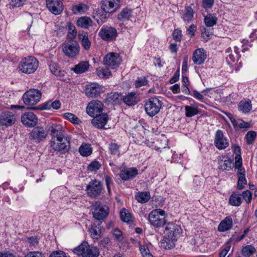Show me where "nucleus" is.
Here are the masks:
<instances>
[{
    "instance_id": "50",
    "label": "nucleus",
    "mask_w": 257,
    "mask_h": 257,
    "mask_svg": "<svg viewBox=\"0 0 257 257\" xmlns=\"http://www.w3.org/2000/svg\"><path fill=\"white\" fill-rule=\"evenodd\" d=\"M239 109L243 112H247L251 109V105L249 102L241 101L239 104Z\"/></svg>"
},
{
    "instance_id": "16",
    "label": "nucleus",
    "mask_w": 257,
    "mask_h": 257,
    "mask_svg": "<svg viewBox=\"0 0 257 257\" xmlns=\"http://www.w3.org/2000/svg\"><path fill=\"white\" fill-rule=\"evenodd\" d=\"M214 144L219 150L224 149L228 146L229 141L224 137L222 131L219 130L216 132Z\"/></svg>"
},
{
    "instance_id": "47",
    "label": "nucleus",
    "mask_w": 257,
    "mask_h": 257,
    "mask_svg": "<svg viewBox=\"0 0 257 257\" xmlns=\"http://www.w3.org/2000/svg\"><path fill=\"white\" fill-rule=\"evenodd\" d=\"M255 251V248L252 245H246L242 249V254L243 256L249 257Z\"/></svg>"
},
{
    "instance_id": "26",
    "label": "nucleus",
    "mask_w": 257,
    "mask_h": 257,
    "mask_svg": "<svg viewBox=\"0 0 257 257\" xmlns=\"http://www.w3.org/2000/svg\"><path fill=\"white\" fill-rule=\"evenodd\" d=\"M89 68L88 61H81L71 69L76 74H81L86 72Z\"/></svg>"
},
{
    "instance_id": "9",
    "label": "nucleus",
    "mask_w": 257,
    "mask_h": 257,
    "mask_svg": "<svg viewBox=\"0 0 257 257\" xmlns=\"http://www.w3.org/2000/svg\"><path fill=\"white\" fill-rule=\"evenodd\" d=\"M47 130L43 127L37 126L33 128L30 133V139L35 143H39L44 140L47 137Z\"/></svg>"
},
{
    "instance_id": "11",
    "label": "nucleus",
    "mask_w": 257,
    "mask_h": 257,
    "mask_svg": "<svg viewBox=\"0 0 257 257\" xmlns=\"http://www.w3.org/2000/svg\"><path fill=\"white\" fill-rule=\"evenodd\" d=\"M50 147L54 151L65 154L70 149V143L66 139H63L61 142L50 141Z\"/></svg>"
},
{
    "instance_id": "29",
    "label": "nucleus",
    "mask_w": 257,
    "mask_h": 257,
    "mask_svg": "<svg viewBox=\"0 0 257 257\" xmlns=\"http://www.w3.org/2000/svg\"><path fill=\"white\" fill-rule=\"evenodd\" d=\"M177 239H173L165 236L161 241V246L166 249H170L175 246V241Z\"/></svg>"
},
{
    "instance_id": "31",
    "label": "nucleus",
    "mask_w": 257,
    "mask_h": 257,
    "mask_svg": "<svg viewBox=\"0 0 257 257\" xmlns=\"http://www.w3.org/2000/svg\"><path fill=\"white\" fill-rule=\"evenodd\" d=\"M228 117L230 118L231 122L233 124V126L235 127L238 126L240 128H248L249 126V124L244 121L241 120H236L232 116L231 114L228 113L227 114Z\"/></svg>"
},
{
    "instance_id": "18",
    "label": "nucleus",
    "mask_w": 257,
    "mask_h": 257,
    "mask_svg": "<svg viewBox=\"0 0 257 257\" xmlns=\"http://www.w3.org/2000/svg\"><path fill=\"white\" fill-rule=\"evenodd\" d=\"M102 90L101 86L97 83H91L87 85L85 89V94L89 97H96Z\"/></svg>"
},
{
    "instance_id": "28",
    "label": "nucleus",
    "mask_w": 257,
    "mask_h": 257,
    "mask_svg": "<svg viewBox=\"0 0 257 257\" xmlns=\"http://www.w3.org/2000/svg\"><path fill=\"white\" fill-rule=\"evenodd\" d=\"M242 203L241 194L233 192L230 196L229 203L232 206H239Z\"/></svg>"
},
{
    "instance_id": "13",
    "label": "nucleus",
    "mask_w": 257,
    "mask_h": 257,
    "mask_svg": "<svg viewBox=\"0 0 257 257\" xmlns=\"http://www.w3.org/2000/svg\"><path fill=\"white\" fill-rule=\"evenodd\" d=\"M165 234L173 239H177L182 232V229L180 225L174 223L170 222L167 224L165 227Z\"/></svg>"
},
{
    "instance_id": "49",
    "label": "nucleus",
    "mask_w": 257,
    "mask_h": 257,
    "mask_svg": "<svg viewBox=\"0 0 257 257\" xmlns=\"http://www.w3.org/2000/svg\"><path fill=\"white\" fill-rule=\"evenodd\" d=\"M120 218L122 221L129 222L132 220V215L126 209H123L120 212Z\"/></svg>"
},
{
    "instance_id": "27",
    "label": "nucleus",
    "mask_w": 257,
    "mask_h": 257,
    "mask_svg": "<svg viewBox=\"0 0 257 257\" xmlns=\"http://www.w3.org/2000/svg\"><path fill=\"white\" fill-rule=\"evenodd\" d=\"M123 102L128 105H134L137 103L136 93L134 92L128 93V94L122 97Z\"/></svg>"
},
{
    "instance_id": "42",
    "label": "nucleus",
    "mask_w": 257,
    "mask_h": 257,
    "mask_svg": "<svg viewBox=\"0 0 257 257\" xmlns=\"http://www.w3.org/2000/svg\"><path fill=\"white\" fill-rule=\"evenodd\" d=\"M8 5L10 9L19 8L23 6L26 3V0H7Z\"/></svg>"
},
{
    "instance_id": "60",
    "label": "nucleus",
    "mask_w": 257,
    "mask_h": 257,
    "mask_svg": "<svg viewBox=\"0 0 257 257\" xmlns=\"http://www.w3.org/2000/svg\"><path fill=\"white\" fill-rule=\"evenodd\" d=\"M140 250L143 257H153L152 254L147 247H146L145 246H141L140 247Z\"/></svg>"
},
{
    "instance_id": "36",
    "label": "nucleus",
    "mask_w": 257,
    "mask_h": 257,
    "mask_svg": "<svg viewBox=\"0 0 257 257\" xmlns=\"http://www.w3.org/2000/svg\"><path fill=\"white\" fill-rule=\"evenodd\" d=\"M79 151L82 156L87 157L92 154V150L90 145L83 144L79 147Z\"/></svg>"
},
{
    "instance_id": "51",
    "label": "nucleus",
    "mask_w": 257,
    "mask_h": 257,
    "mask_svg": "<svg viewBox=\"0 0 257 257\" xmlns=\"http://www.w3.org/2000/svg\"><path fill=\"white\" fill-rule=\"evenodd\" d=\"M88 10V7L85 4H80L73 7V10L75 13L77 12L80 14L85 13Z\"/></svg>"
},
{
    "instance_id": "57",
    "label": "nucleus",
    "mask_w": 257,
    "mask_h": 257,
    "mask_svg": "<svg viewBox=\"0 0 257 257\" xmlns=\"http://www.w3.org/2000/svg\"><path fill=\"white\" fill-rule=\"evenodd\" d=\"M148 83V80L145 77L138 78L135 82V86L137 88L146 85Z\"/></svg>"
},
{
    "instance_id": "24",
    "label": "nucleus",
    "mask_w": 257,
    "mask_h": 257,
    "mask_svg": "<svg viewBox=\"0 0 257 257\" xmlns=\"http://www.w3.org/2000/svg\"><path fill=\"white\" fill-rule=\"evenodd\" d=\"M232 218L230 216H227L220 222L218 226V230L220 232L227 231L232 228Z\"/></svg>"
},
{
    "instance_id": "33",
    "label": "nucleus",
    "mask_w": 257,
    "mask_h": 257,
    "mask_svg": "<svg viewBox=\"0 0 257 257\" xmlns=\"http://www.w3.org/2000/svg\"><path fill=\"white\" fill-rule=\"evenodd\" d=\"M49 66L51 72L54 75L60 77L64 75V71H62L60 70V68L57 63L54 62H50L49 64Z\"/></svg>"
},
{
    "instance_id": "35",
    "label": "nucleus",
    "mask_w": 257,
    "mask_h": 257,
    "mask_svg": "<svg viewBox=\"0 0 257 257\" xmlns=\"http://www.w3.org/2000/svg\"><path fill=\"white\" fill-rule=\"evenodd\" d=\"M99 255V251L97 247H90L88 245L83 257H98Z\"/></svg>"
},
{
    "instance_id": "30",
    "label": "nucleus",
    "mask_w": 257,
    "mask_h": 257,
    "mask_svg": "<svg viewBox=\"0 0 257 257\" xmlns=\"http://www.w3.org/2000/svg\"><path fill=\"white\" fill-rule=\"evenodd\" d=\"M92 23L91 19L87 17L80 18L77 21L78 26L87 29L89 26H91Z\"/></svg>"
},
{
    "instance_id": "61",
    "label": "nucleus",
    "mask_w": 257,
    "mask_h": 257,
    "mask_svg": "<svg viewBox=\"0 0 257 257\" xmlns=\"http://www.w3.org/2000/svg\"><path fill=\"white\" fill-rule=\"evenodd\" d=\"M234 167L235 169H237V176H238L245 175V170L242 167V161H240V165H239V166H237V162H235Z\"/></svg>"
},
{
    "instance_id": "17",
    "label": "nucleus",
    "mask_w": 257,
    "mask_h": 257,
    "mask_svg": "<svg viewBox=\"0 0 257 257\" xmlns=\"http://www.w3.org/2000/svg\"><path fill=\"white\" fill-rule=\"evenodd\" d=\"M16 121L15 115L12 112L6 111L0 114V124L9 126L14 124Z\"/></svg>"
},
{
    "instance_id": "37",
    "label": "nucleus",
    "mask_w": 257,
    "mask_h": 257,
    "mask_svg": "<svg viewBox=\"0 0 257 257\" xmlns=\"http://www.w3.org/2000/svg\"><path fill=\"white\" fill-rule=\"evenodd\" d=\"M87 247H88V243L85 241L83 242L81 244L73 249V252L78 255H81L83 257Z\"/></svg>"
},
{
    "instance_id": "12",
    "label": "nucleus",
    "mask_w": 257,
    "mask_h": 257,
    "mask_svg": "<svg viewBox=\"0 0 257 257\" xmlns=\"http://www.w3.org/2000/svg\"><path fill=\"white\" fill-rule=\"evenodd\" d=\"M109 209L107 206L102 205L100 202H96L93 212V217L98 220H103L108 214Z\"/></svg>"
},
{
    "instance_id": "25",
    "label": "nucleus",
    "mask_w": 257,
    "mask_h": 257,
    "mask_svg": "<svg viewBox=\"0 0 257 257\" xmlns=\"http://www.w3.org/2000/svg\"><path fill=\"white\" fill-rule=\"evenodd\" d=\"M233 160L230 158L223 157L218 160L219 169L222 171H229L232 169Z\"/></svg>"
},
{
    "instance_id": "6",
    "label": "nucleus",
    "mask_w": 257,
    "mask_h": 257,
    "mask_svg": "<svg viewBox=\"0 0 257 257\" xmlns=\"http://www.w3.org/2000/svg\"><path fill=\"white\" fill-rule=\"evenodd\" d=\"M103 189L102 183L96 179L91 180L87 186L86 191L88 196L95 198L99 196Z\"/></svg>"
},
{
    "instance_id": "54",
    "label": "nucleus",
    "mask_w": 257,
    "mask_h": 257,
    "mask_svg": "<svg viewBox=\"0 0 257 257\" xmlns=\"http://www.w3.org/2000/svg\"><path fill=\"white\" fill-rule=\"evenodd\" d=\"M109 149L112 155L119 154V146L116 143H111L109 145Z\"/></svg>"
},
{
    "instance_id": "56",
    "label": "nucleus",
    "mask_w": 257,
    "mask_h": 257,
    "mask_svg": "<svg viewBox=\"0 0 257 257\" xmlns=\"http://www.w3.org/2000/svg\"><path fill=\"white\" fill-rule=\"evenodd\" d=\"M241 196L245 200L246 203L249 204L250 203L252 199V194L249 190H247L243 191Z\"/></svg>"
},
{
    "instance_id": "40",
    "label": "nucleus",
    "mask_w": 257,
    "mask_h": 257,
    "mask_svg": "<svg viewBox=\"0 0 257 257\" xmlns=\"http://www.w3.org/2000/svg\"><path fill=\"white\" fill-rule=\"evenodd\" d=\"M185 115L188 117H192L199 113V110L197 107L189 105L185 106Z\"/></svg>"
},
{
    "instance_id": "45",
    "label": "nucleus",
    "mask_w": 257,
    "mask_h": 257,
    "mask_svg": "<svg viewBox=\"0 0 257 257\" xmlns=\"http://www.w3.org/2000/svg\"><path fill=\"white\" fill-rule=\"evenodd\" d=\"M63 115L65 118L74 124H79L81 122L79 118L73 113L66 112L64 113Z\"/></svg>"
},
{
    "instance_id": "19",
    "label": "nucleus",
    "mask_w": 257,
    "mask_h": 257,
    "mask_svg": "<svg viewBox=\"0 0 257 257\" xmlns=\"http://www.w3.org/2000/svg\"><path fill=\"white\" fill-rule=\"evenodd\" d=\"M91 120L92 124L97 128H102L106 124L108 120V115L105 113H102L98 115L96 114Z\"/></svg>"
},
{
    "instance_id": "62",
    "label": "nucleus",
    "mask_w": 257,
    "mask_h": 257,
    "mask_svg": "<svg viewBox=\"0 0 257 257\" xmlns=\"http://www.w3.org/2000/svg\"><path fill=\"white\" fill-rule=\"evenodd\" d=\"M214 4V0H203L202 6L205 9H210L213 6Z\"/></svg>"
},
{
    "instance_id": "14",
    "label": "nucleus",
    "mask_w": 257,
    "mask_h": 257,
    "mask_svg": "<svg viewBox=\"0 0 257 257\" xmlns=\"http://www.w3.org/2000/svg\"><path fill=\"white\" fill-rule=\"evenodd\" d=\"M103 107L102 102L97 100H94L89 103L86 108V111L90 116H94L96 114L102 111Z\"/></svg>"
},
{
    "instance_id": "10",
    "label": "nucleus",
    "mask_w": 257,
    "mask_h": 257,
    "mask_svg": "<svg viewBox=\"0 0 257 257\" xmlns=\"http://www.w3.org/2000/svg\"><path fill=\"white\" fill-rule=\"evenodd\" d=\"M120 0H102L101 8L105 13H113L119 8Z\"/></svg>"
},
{
    "instance_id": "48",
    "label": "nucleus",
    "mask_w": 257,
    "mask_h": 257,
    "mask_svg": "<svg viewBox=\"0 0 257 257\" xmlns=\"http://www.w3.org/2000/svg\"><path fill=\"white\" fill-rule=\"evenodd\" d=\"M117 33H99V36L106 41H111L115 39Z\"/></svg>"
},
{
    "instance_id": "59",
    "label": "nucleus",
    "mask_w": 257,
    "mask_h": 257,
    "mask_svg": "<svg viewBox=\"0 0 257 257\" xmlns=\"http://www.w3.org/2000/svg\"><path fill=\"white\" fill-rule=\"evenodd\" d=\"M113 235L114 236L115 239L118 241H121L123 239V236L121 231L118 228L114 229Z\"/></svg>"
},
{
    "instance_id": "1",
    "label": "nucleus",
    "mask_w": 257,
    "mask_h": 257,
    "mask_svg": "<svg viewBox=\"0 0 257 257\" xmlns=\"http://www.w3.org/2000/svg\"><path fill=\"white\" fill-rule=\"evenodd\" d=\"M76 33H68L66 41L62 44V52L67 57L75 59L80 54V47L75 40Z\"/></svg>"
},
{
    "instance_id": "3",
    "label": "nucleus",
    "mask_w": 257,
    "mask_h": 257,
    "mask_svg": "<svg viewBox=\"0 0 257 257\" xmlns=\"http://www.w3.org/2000/svg\"><path fill=\"white\" fill-rule=\"evenodd\" d=\"M167 215L165 211L161 209L152 210L149 215L151 224L155 227H161L166 224Z\"/></svg>"
},
{
    "instance_id": "53",
    "label": "nucleus",
    "mask_w": 257,
    "mask_h": 257,
    "mask_svg": "<svg viewBox=\"0 0 257 257\" xmlns=\"http://www.w3.org/2000/svg\"><path fill=\"white\" fill-rule=\"evenodd\" d=\"M256 137V133L253 131H249L246 135V143L251 144Z\"/></svg>"
},
{
    "instance_id": "20",
    "label": "nucleus",
    "mask_w": 257,
    "mask_h": 257,
    "mask_svg": "<svg viewBox=\"0 0 257 257\" xmlns=\"http://www.w3.org/2000/svg\"><path fill=\"white\" fill-rule=\"evenodd\" d=\"M37 120L36 116L32 112L25 113L21 117V121L23 123L29 127L36 125Z\"/></svg>"
},
{
    "instance_id": "7",
    "label": "nucleus",
    "mask_w": 257,
    "mask_h": 257,
    "mask_svg": "<svg viewBox=\"0 0 257 257\" xmlns=\"http://www.w3.org/2000/svg\"><path fill=\"white\" fill-rule=\"evenodd\" d=\"M50 135L51 137V141L61 142L65 138V130L60 124H52L49 128Z\"/></svg>"
},
{
    "instance_id": "43",
    "label": "nucleus",
    "mask_w": 257,
    "mask_h": 257,
    "mask_svg": "<svg viewBox=\"0 0 257 257\" xmlns=\"http://www.w3.org/2000/svg\"><path fill=\"white\" fill-rule=\"evenodd\" d=\"M132 11L127 8L123 9L118 15V20L121 21L127 20L131 16Z\"/></svg>"
},
{
    "instance_id": "41",
    "label": "nucleus",
    "mask_w": 257,
    "mask_h": 257,
    "mask_svg": "<svg viewBox=\"0 0 257 257\" xmlns=\"http://www.w3.org/2000/svg\"><path fill=\"white\" fill-rule=\"evenodd\" d=\"M217 18L212 14H208L204 18V23L207 27H212L216 24Z\"/></svg>"
},
{
    "instance_id": "63",
    "label": "nucleus",
    "mask_w": 257,
    "mask_h": 257,
    "mask_svg": "<svg viewBox=\"0 0 257 257\" xmlns=\"http://www.w3.org/2000/svg\"><path fill=\"white\" fill-rule=\"evenodd\" d=\"M50 257H67L66 253L61 250L53 251L50 255Z\"/></svg>"
},
{
    "instance_id": "23",
    "label": "nucleus",
    "mask_w": 257,
    "mask_h": 257,
    "mask_svg": "<svg viewBox=\"0 0 257 257\" xmlns=\"http://www.w3.org/2000/svg\"><path fill=\"white\" fill-rule=\"evenodd\" d=\"M138 174V171L136 168H130L122 170L120 173V177L123 180H128L134 179Z\"/></svg>"
},
{
    "instance_id": "2",
    "label": "nucleus",
    "mask_w": 257,
    "mask_h": 257,
    "mask_svg": "<svg viewBox=\"0 0 257 257\" xmlns=\"http://www.w3.org/2000/svg\"><path fill=\"white\" fill-rule=\"evenodd\" d=\"M38 66V60L33 56H28L21 60L19 67L22 73L29 74L34 73Z\"/></svg>"
},
{
    "instance_id": "64",
    "label": "nucleus",
    "mask_w": 257,
    "mask_h": 257,
    "mask_svg": "<svg viewBox=\"0 0 257 257\" xmlns=\"http://www.w3.org/2000/svg\"><path fill=\"white\" fill-rule=\"evenodd\" d=\"M25 257H45L44 255L39 251H30Z\"/></svg>"
},
{
    "instance_id": "34",
    "label": "nucleus",
    "mask_w": 257,
    "mask_h": 257,
    "mask_svg": "<svg viewBox=\"0 0 257 257\" xmlns=\"http://www.w3.org/2000/svg\"><path fill=\"white\" fill-rule=\"evenodd\" d=\"M136 199L141 203L147 202L150 199L149 192H139L135 195Z\"/></svg>"
},
{
    "instance_id": "4",
    "label": "nucleus",
    "mask_w": 257,
    "mask_h": 257,
    "mask_svg": "<svg viewBox=\"0 0 257 257\" xmlns=\"http://www.w3.org/2000/svg\"><path fill=\"white\" fill-rule=\"evenodd\" d=\"M145 110L147 114L153 117L160 111L162 102L156 97H151L145 103Z\"/></svg>"
},
{
    "instance_id": "22",
    "label": "nucleus",
    "mask_w": 257,
    "mask_h": 257,
    "mask_svg": "<svg viewBox=\"0 0 257 257\" xmlns=\"http://www.w3.org/2000/svg\"><path fill=\"white\" fill-rule=\"evenodd\" d=\"M104 231V228L100 223H94L90 229L91 236L93 239L99 238Z\"/></svg>"
},
{
    "instance_id": "39",
    "label": "nucleus",
    "mask_w": 257,
    "mask_h": 257,
    "mask_svg": "<svg viewBox=\"0 0 257 257\" xmlns=\"http://www.w3.org/2000/svg\"><path fill=\"white\" fill-rule=\"evenodd\" d=\"M97 75L100 78H106L111 75V73L108 68H99L96 70Z\"/></svg>"
},
{
    "instance_id": "8",
    "label": "nucleus",
    "mask_w": 257,
    "mask_h": 257,
    "mask_svg": "<svg viewBox=\"0 0 257 257\" xmlns=\"http://www.w3.org/2000/svg\"><path fill=\"white\" fill-rule=\"evenodd\" d=\"M103 62L106 66L114 69L119 66L121 59L118 54L110 52L104 56Z\"/></svg>"
},
{
    "instance_id": "21",
    "label": "nucleus",
    "mask_w": 257,
    "mask_h": 257,
    "mask_svg": "<svg viewBox=\"0 0 257 257\" xmlns=\"http://www.w3.org/2000/svg\"><path fill=\"white\" fill-rule=\"evenodd\" d=\"M207 55L205 50L202 48L196 49L193 54L192 60L193 62L197 65L203 64L206 59Z\"/></svg>"
},
{
    "instance_id": "55",
    "label": "nucleus",
    "mask_w": 257,
    "mask_h": 257,
    "mask_svg": "<svg viewBox=\"0 0 257 257\" xmlns=\"http://www.w3.org/2000/svg\"><path fill=\"white\" fill-rule=\"evenodd\" d=\"M101 167L100 164L97 161H93L91 162L88 166V170L90 171H96Z\"/></svg>"
},
{
    "instance_id": "15",
    "label": "nucleus",
    "mask_w": 257,
    "mask_h": 257,
    "mask_svg": "<svg viewBox=\"0 0 257 257\" xmlns=\"http://www.w3.org/2000/svg\"><path fill=\"white\" fill-rule=\"evenodd\" d=\"M49 10L55 15L60 14L64 9L62 2L60 0H46Z\"/></svg>"
},
{
    "instance_id": "5",
    "label": "nucleus",
    "mask_w": 257,
    "mask_h": 257,
    "mask_svg": "<svg viewBox=\"0 0 257 257\" xmlns=\"http://www.w3.org/2000/svg\"><path fill=\"white\" fill-rule=\"evenodd\" d=\"M41 95V92L39 90L30 89L24 93L23 96V100L25 104L33 105L40 101Z\"/></svg>"
},
{
    "instance_id": "38",
    "label": "nucleus",
    "mask_w": 257,
    "mask_h": 257,
    "mask_svg": "<svg viewBox=\"0 0 257 257\" xmlns=\"http://www.w3.org/2000/svg\"><path fill=\"white\" fill-rule=\"evenodd\" d=\"M33 23V17L30 15H28L25 18L23 23V28L24 32L30 31V29L32 26Z\"/></svg>"
},
{
    "instance_id": "44",
    "label": "nucleus",
    "mask_w": 257,
    "mask_h": 257,
    "mask_svg": "<svg viewBox=\"0 0 257 257\" xmlns=\"http://www.w3.org/2000/svg\"><path fill=\"white\" fill-rule=\"evenodd\" d=\"M194 11L192 8L191 7H187L185 8L183 19L185 21L189 22L192 19Z\"/></svg>"
},
{
    "instance_id": "46",
    "label": "nucleus",
    "mask_w": 257,
    "mask_h": 257,
    "mask_svg": "<svg viewBox=\"0 0 257 257\" xmlns=\"http://www.w3.org/2000/svg\"><path fill=\"white\" fill-rule=\"evenodd\" d=\"M108 100L111 103L117 104L121 99L120 95L116 92L111 93L108 97Z\"/></svg>"
},
{
    "instance_id": "32",
    "label": "nucleus",
    "mask_w": 257,
    "mask_h": 257,
    "mask_svg": "<svg viewBox=\"0 0 257 257\" xmlns=\"http://www.w3.org/2000/svg\"><path fill=\"white\" fill-rule=\"evenodd\" d=\"M79 39L81 40V44L83 48L88 51L90 49L91 42L89 40L88 36L86 34L83 35V33H79Z\"/></svg>"
},
{
    "instance_id": "58",
    "label": "nucleus",
    "mask_w": 257,
    "mask_h": 257,
    "mask_svg": "<svg viewBox=\"0 0 257 257\" xmlns=\"http://www.w3.org/2000/svg\"><path fill=\"white\" fill-rule=\"evenodd\" d=\"M238 177L237 188L241 190L244 188V185L246 184L247 181L245 179V175L239 176Z\"/></svg>"
},
{
    "instance_id": "52",
    "label": "nucleus",
    "mask_w": 257,
    "mask_h": 257,
    "mask_svg": "<svg viewBox=\"0 0 257 257\" xmlns=\"http://www.w3.org/2000/svg\"><path fill=\"white\" fill-rule=\"evenodd\" d=\"M234 153L235 154V160L237 162V166L240 165V161H242L241 157V149L238 146H234L233 147Z\"/></svg>"
}]
</instances>
